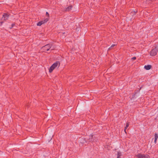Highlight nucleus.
I'll return each mask as SVG.
<instances>
[{
    "instance_id": "1",
    "label": "nucleus",
    "mask_w": 158,
    "mask_h": 158,
    "mask_svg": "<svg viewBox=\"0 0 158 158\" xmlns=\"http://www.w3.org/2000/svg\"><path fill=\"white\" fill-rule=\"evenodd\" d=\"M60 63L59 61H56L53 64L49 69V72L51 73L56 68H58L60 66Z\"/></svg>"
},
{
    "instance_id": "2",
    "label": "nucleus",
    "mask_w": 158,
    "mask_h": 158,
    "mask_svg": "<svg viewBox=\"0 0 158 158\" xmlns=\"http://www.w3.org/2000/svg\"><path fill=\"white\" fill-rule=\"evenodd\" d=\"M158 51V46H156L155 48L153 49L150 52V55L151 56L156 55Z\"/></svg>"
},
{
    "instance_id": "3",
    "label": "nucleus",
    "mask_w": 158,
    "mask_h": 158,
    "mask_svg": "<svg viewBox=\"0 0 158 158\" xmlns=\"http://www.w3.org/2000/svg\"><path fill=\"white\" fill-rule=\"evenodd\" d=\"M52 45L48 44L42 47V48L44 52L48 51L51 48Z\"/></svg>"
},
{
    "instance_id": "4",
    "label": "nucleus",
    "mask_w": 158,
    "mask_h": 158,
    "mask_svg": "<svg viewBox=\"0 0 158 158\" xmlns=\"http://www.w3.org/2000/svg\"><path fill=\"white\" fill-rule=\"evenodd\" d=\"M136 156L138 158H149V156L147 154H142L139 153L136 155Z\"/></svg>"
},
{
    "instance_id": "5",
    "label": "nucleus",
    "mask_w": 158,
    "mask_h": 158,
    "mask_svg": "<svg viewBox=\"0 0 158 158\" xmlns=\"http://www.w3.org/2000/svg\"><path fill=\"white\" fill-rule=\"evenodd\" d=\"M9 17V15L8 14L4 13L3 14V17L2 18V19H3L4 21H6L7 20L8 17Z\"/></svg>"
},
{
    "instance_id": "6",
    "label": "nucleus",
    "mask_w": 158,
    "mask_h": 158,
    "mask_svg": "<svg viewBox=\"0 0 158 158\" xmlns=\"http://www.w3.org/2000/svg\"><path fill=\"white\" fill-rule=\"evenodd\" d=\"M152 67V66L150 65H145L144 68L147 70H149Z\"/></svg>"
},
{
    "instance_id": "7",
    "label": "nucleus",
    "mask_w": 158,
    "mask_h": 158,
    "mask_svg": "<svg viewBox=\"0 0 158 158\" xmlns=\"http://www.w3.org/2000/svg\"><path fill=\"white\" fill-rule=\"evenodd\" d=\"M72 6H69L66 8L65 10V11H69L72 9Z\"/></svg>"
},
{
    "instance_id": "8",
    "label": "nucleus",
    "mask_w": 158,
    "mask_h": 158,
    "mask_svg": "<svg viewBox=\"0 0 158 158\" xmlns=\"http://www.w3.org/2000/svg\"><path fill=\"white\" fill-rule=\"evenodd\" d=\"M89 141L90 142H92L94 140L93 139V135H90L89 138Z\"/></svg>"
},
{
    "instance_id": "9",
    "label": "nucleus",
    "mask_w": 158,
    "mask_h": 158,
    "mask_svg": "<svg viewBox=\"0 0 158 158\" xmlns=\"http://www.w3.org/2000/svg\"><path fill=\"white\" fill-rule=\"evenodd\" d=\"M158 138V135L156 133L155 134V140L154 142L155 143H156V140H157Z\"/></svg>"
},
{
    "instance_id": "10",
    "label": "nucleus",
    "mask_w": 158,
    "mask_h": 158,
    "mask_svg": "<svg viewBox=\"0 0 158 158\" xmlns=\"http://www.w3.org/2000/svg\"><path fill=\"white\" fill-rule=\"evenodd\" d=\"M122 156V154L120 152H118V154H117V158H120V156Z\"/></svg>"
},
{
    "instance_id": "11",
    "label": "nucleus",
    "mask_w": 158,
    "mask_h": 158,
    "mask_svg": "<svg viewBox=\"0 0 158 158\" xmlns=\"http://www.w3.org/2000/svg\"><path fill=\"white\" fill-rule=\"evenodd\" d=\"M43 24H44V22L42 21L38 23L37 25L38 26H40Z\"/></svg>"
},
{
    "instance_id": "12",
    "label": "nucleus",
    "mask_w": 158,
    "mask_h": 158,
    "mask_svg": "<svg viewBox=\"0 0 158 158\" xmlns=\"http://www.w3.org/2000/svg\"><path fill=\"white\" fill-rule=\"evenodd\" d=\"M49 20V18H47L45 19L44 20L42 21L44 22V24L47 22Z\"/></svg>"
},
{
    "instance_id": "13",
    "label": "nucleus",
    "mask_w": 158,
    "mask_h": 158,
    "mask_svg": "<svg viewBox=\"0 0 158 158\" xmlns=\"http://www.w3.org/2000/svg\"><path fill=\"white\" fill-rule=\"evenodd\" d=\"M129 126V123H126V127H125L124 130H126L127 128Z\"/></svg>"
},
{
    "instance_id": "14",
    "label": "nucleus",
    "mask_w": 158,
    "mask_h": 158,
    "mask_svg": "<svg viewBox=\"0 0 158 158\" xmlns=\"http://www.w3.org/2000/svg\"><path fill=\"white\" fill-rule=\"evenodd\" d=\"M115 45V44H112L110 47L109 48V49H110L112 47H113Z\"/></svg>"
},
{
    "instance_id": "15",
    "label": "nucleus",
    "mask_w": 158,
    "mask_h": 158,
    "mask_svg": "<svg viewBox=\"0 0 158 158\" xmlns=\"http://www.w3.org/2000/svg\"><path fill=\"white\" fill-rule=\"evenodd\" d=\"M46 15L48 17V18L49 17V14L48 12H46Z\"/></svg>"
},
{
    "instance_id": "16",
    "label": "nucleus",
    "mask_w": 158,
    "mask_h": 158,
    "mask_svg": "<svg viewBox=\"0 0 158 158\" xmlns=\"http://www.w3.org/2000/svg\"><path fill=\"white\" fill-rule=\"evenodd\" d=\"M136 59V57H134L131 58V60H135Z\"/></svg>"
},
{
    "instance_id": "17",
    "label": "nucleus",
    "mask_w": 158,
    "mask_h": 158,
    "mask_svg": "<svg viewBox=\"0 0 158 158\" xmlns=\"http://www.w3.org/2000/svg\"><path fill=\"white\" fill-rule=\"evenodd\" d=\"M131 14H133L134 15V14H136V12H134V11L131 12Z\"/></svg>"
},
{
    "instance_id": "18",
    "label": "nucleus",
    "mask_w": 158,
    "mask_h": 158,
    "mask_svg": "<svg viewBox=\"0 0 158 158\" xmlns=\"http://www.w3.org/2000/svg\"><path fill=\"white\" fill-rule=\"evenodd\" d=\"M15 25V24L14 23H13L12 24V27H11V28H12V27H13Z\"/></svg>"
},
{
    "instance_id": "19",
    "label": "nucleus",
    "mask_w": 158,
    "mask_h": 158,
    "mask_svg": "<svg viewBox=\"0 0 158 158\" xmlns=\"http://www.w3.org/2000/svg\"><path fill=\"white\" fill-rule=\"evenodd\" d=\"M3 23V22H0V23H1V25H2V23Z\"/></svg>"
},
{
    "instance_id": "20",
    "label": "nucleus",
    "mask_w": 158,
    "mask_h": 158,
    "mask_svg": "<svg viewBox=\"0 0 158 158\" xmlns=\"http://www.w3.org/2000/svg\"><path fill=\"white\" fill-rule=\"evenodd\" d=\"M124 131H125V133H127V132H126V130H124Z\"/></svg>"
}]
</instances>
